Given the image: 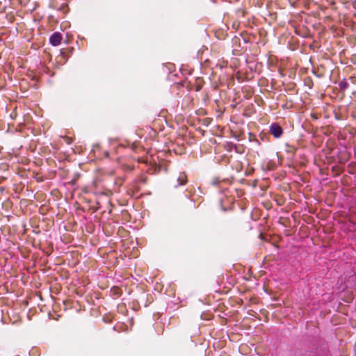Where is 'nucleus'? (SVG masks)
Returning <instances> with one entry per match:
<instances>
[{"mask_svg":"<svg viewBox=\"0 0 356 356\" xmlns=\"http://www.w3.org/2000/svg\"><path fill=\"white\" fill-rule=\"evenodd\" d=\"M111 296L113 298H118L122 293V289L118 286H113L110 291Z\"/></svg>","mask_w":356,"mask_h":356,"instance_id":"20e7f679","label":"nucleus"},{"mask_svg":"<svg viewBox=\"0 0 356 356\" xmlns=\"http://www.w3.org/2000/svg\"><path fill=\"white\" fill-rule=\"evenodd\" d=\"M131 149L135 152H138L139 150L143 149V148L137 142H134L131 144Z\"/></svg>","mask_w":356,"mask_h":356,"instance_id":"423d86ee","label":"nucleus"},{"mask_svg":"<svg viewBox=\"0 0 356 356\" xmlns=\"http://www.w3.org/2000/svg\"><path fill=\"white\" fill-rule=\"evenodd\" d=\"M270 133L275 137V138H280L282 134H283V129L277 123H273L270 126Z\"/></svg>","mask_w":356,"mask_h":356,"instance_id":"f257e3e1","label":"nucleus"},{"mask_svg":"<svg viewBox=\"0 0 356 356\" xmlns=\"http://www.w3.org/2000/svg\"><path fill=\"white\" fill-rule=\"evenodd\" d=\"M201 89V86H197V88H196V90L198 91Z\"/></svg>","mask_w":356,"mask_h":356,"instance_id":"6e6552de","label":"nucleus"},{"mask_svg":"<svg viewBox=\"0 0 356 356\" xmlns=\"http://www.w3.org/2000/svg\"><path fill=\"white\" fill-rule=\"evenodd\" d=\"M72 48L67 49H61L60 51V55L63 57V58L65 60V62L67 60V57L72 54Z\"/></svg>","mask_w":356,"mask_h":356,"instance_id":"39448f33","label":"nucleus"},{"mask_svg":"<svg viewBox=\"0 0 356 356\" xmlns=\"http://www.w3.org/2000/svg\"><path fill=\"white\" fill-rule=\"evenodd\" d=\"M177 184H175V187L186 185L188 181L186 174L184 172H180L177 177Z\"/></svg>","mask_w":356,"mask_h":356,"instance_id":"7ed1b4c3","label":"nucleus"},{"mask_svg":"<svg viewBox=\"0 0 356 356\" xmlns=\"http://www.w3.org/2000/svg\"><path fill=\"white\" fill-rule=\"evenodd\" d=\"M62 40V34L59 32H55L51 35L49 42L53 46H58L61 43Z\"/></svg>","mask_w":356,"mask_h":356,"instance_id":"f03ea898","label":"nucleus"},{"mask_svg":"<svg viewBox=\"0 0 356 356\" xmlns=\"http://www.w3.org/2000/svg\"><path fill=\"white\" fill-rule=\"evenodd\" d=\"M348 86L349 85L346 80H343L339 83V88L341 90H345L346 88H348Z\"/></svg>","mask_w":356,"mask_h":356,"instance_id":"0eeeda50","label":"nucleus"}]
</instances>
